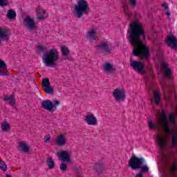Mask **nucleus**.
Returning <instances> with one entry per match:
<instances>
[{"label": "nucleus", "mask_w": 177, "mask_h": 177, "mask_svg": "<svg viewBox=\"0 0 177 177\" xmlns=\"http://www.w3.org/2000/svg\"><path fill=\"white\" fill-rule=\"evenodd\" d=\"M127 37L129 44L133 46V55L147 60L150 57V50L143 43L146 39V33L142 23L139 21L131 22Z\"/></svg>", "instance_id": "1"}, {"label": "nucleus", "mask_w": 177, "mask_h": 177, "mask_svg": "<svg viewBox=\"0 0 177 177\" xmlns=\"http://www.w3.org/2000/svg\"><path fill=\"white\" fill-rule=\"evenodd\" d=\"M148 125L149 129H158L160 126L163 129L164 132H165L168 136L174 135V130L169 129L168 118H167V115L164 111H162L161 118L159 120L158 124H154L151 120H149Z\"/></svg>", "instance_id": "2"}, {"label": "nucleus", "mask_w": 177, "mask_h": 177, "mask_svg": "<svg viewBox=\"0 0 177 177\" xmlns=\"http://www.w3.org/2000/svg\"><path fill=\"white\" fill-rule=\"evenodd\" d=\"M146 164V160L143 157L138 158L135 154L131 156L129 161V167L133 169H140L142 172H149V167L143 165Z\"/></svg>", "instance_id": "3"}, {"label": "nucleus", "mask_w": 177, "mask_h": 177, "mask_svg": "<svg viewBox=\"0 0 177 177\" xmlns=\"http://www.w3.org/2000/svg\"><path fill=\"white\" fill-rule=\"evenodd\" d=\"M73 15L77 19H81L82 16L89 15V4L85 0H80L75 6Z\"/></svg>", "instance_id": "4"}, {"label": "nucleus", "mask_w": 177, "mask_h": 177, "mask_svg": "<svg viewBox=\"0 0 177 177\" xmlns=\"http://www.w3.org/2000/svg\"><path fill=\"white\" fill-rule=\"evenodd\" d=\"M57 60H59V51L56 48L50 49L48 53H45L43 55V62L48 67L55 66Z\"/></svg>", "instance_id": "5"}, {"label": "nucleus", "mask_w": 177, "mask_h": 177, "mask_svg": "<svg viewBox=\"0 0 177 177\" xmlns=\"http://www.w3.org/2000/svg\"><path fill=\"white\" fill-rule=\"evenodd\" d=\"M162 89L163 91L165 100L167 102H169L171 99H174V100H176V91H175V88L174 86H168L165 84H162Z\"/></svg>", "instance_id": "6"}, {"label": "nucleus", "mask_w": 177, "mask_h": 177, "mask_svg": "<svg viewBox=\"0 0 177 177\" xmlns=\"http://www.w3.org/2000/svg\"><path fill=\"white\" fill-rule=\"evenodd\" d=\"M145 63L140 61L130 60V66L131 68L138 74L146 75V70L145 69Z\"/></svg>", "instance_id": "7"}, {"label": "nucleus", "mask_w": 177, "mask_h": 177, "mask_svg": "<svg viewBox=\"0 0 177 177\" xmlns=\"http://www.w3.org/2000/svg\"><path fill=\"white\" fill-rule=\"evenodd\" d=\"M155 140L158 144L161 154H164V149H165V146H167V138L161 134H156L155 136Z\"/></svg>", "instance_id": "8"}, {"label": "nucleus", "mask_w": 177, "mask_h": 177, "mask_svg": "<svg viewBox=\"0 0 177 177\" xmlns=\"http://www.w3.org/2000/svg\"><path fill=\"white\" fill-rule=\"evenodd\" d=\"M160 67L165 78H168V80H174V74L172 73V68H169L168 64L163 63L161 64Z\"/></svg>", "instance_id": "9"}, {"label": "nucleus", "mask_w": 177, "mask_h": 177, "mask_svg": "<svg viewBox=\"0 0 177 177\" xmlns=\"http://www.w3.org/2000/svg\"><path fill=\"white\" fill-rule=\"evenodd\" d=\"M97 50L99 53H110L111 47L109 45V43L101 41L97 45Z\"/></svg>", "instance_id": "10"}, {"label": "nucleus", "mask_w": 177, "mask_h": 177, "mask_svg": "<svg viewBox=\"0 0 177 177\" xmlns=\"http://www.w3.org/2000/svg\"><path fill=\"white\" fill-rule=\"evenodd\" d=\"M41 84L43 86V91H44L46 93H48V95H53V88L50 86V82L49 81V79H44L41 82Z\"/></svg>", "instance_id": "11"}, {"label": "nucleus", "mask_w": 177, "mask_h": 177, "mask_svg": "<svg viewBox=\"0 0 177 177\" xmlns=\"http://www.w3.org/2000/svg\"><path fill=\"white\" fill-rule=\"evenodd\" d=\"M113 96L116 102L125 99V91L121 88H115L113 92Z\"/></svg>", "instance_id": "12"}, {"label": "nucleus", "mask_w": 177, "mask_h": 177, "mask_svg": "<svg viewBox=\"0 0 177 177\" xmlns=\"http://www.w3.org/2000/svg\"><path fill=\"white\" fill-rule=\"evenodd\" d=\"M166 44L167 46L171 48V49H174V50H177V39L174 36H168L166 39Z\"/></svg>", "instance_id": "13"}, {"label": "nucleus", "mask_w": 177, "mask_h": 177, "mask_svg": "<svg viewBox=\"0 0 177 177\" xmlns=\"http://www.w3.org/2000/svg\"><path fill=\"white\" fill-rule=\"evenodd\" d=\"M24 23L28 30H35L37 27L35 26V21L30 17H26L24 19Z\"/></svg>", "instance_id": "14"}, {"label": "nucleus", "mask_w": 177, "mask_h": 177, "mask_svg": "<svg viewBox=\"0 0 177 177\" xmlns=\"http://www.w3.org/2000/svg\"><path fill=\"white\" fill-rule=\"evenodd\" d=\"M41 107L47 111H53V102L49 100L41 102Z\"/></svg>", "instance_id": "15"}, {"label": "nucleus", "mask_w": 177, "mask_h": 177, "mask_svg": "<svg viewBox=\"0 0 177 177\" xmlns=\"http://www.w3.org/2000/svg\"><path fill=\"white\" fill-rule=\"evenodd\" d=\"M59 160H62L66 162H70L71 161V158H70V154L66 151H61L58 152Z\"/></svg>", "instance_id": "16"}, {"label": "nucleus", "mask_w": 177, "mask_h": 177, "mask_svg": "<svg viewBox=\"0 0 177 177\" xmlns=\"http://www.w3.org/2000/svg\"><path fill=\"white\" fill-rule=\"evenodd\" d=\"M36 12H37V19L36 21L38 22L39 20H44L45 19V16L46 15V10H41V7L38 6L36 8Z\"/></svg>", "instance_id": "17"}, {"label": "nucleus", "mask_w": 177, "mask_h": 177, "mask_svg": "<svg viewBox=\"0 0 177 177\" xmlns=\"http://www.w3.org/2000/svg\"><path fill=\"white\" fill-rule=\"evenodd\" d=\"M9 75L6 64L2 59H0V76Z\"/></svg>", "instance_id": "18"}, {"label": "nucleus", "mask_w": 177, "mask_h": 177, "mask_svg": "<svg viewBox=\"0 0 177 177\" xmlns=\"http://www.w3.org/2000/svg\"><path fill=\"white\" fill-rule=\"evenodd\" d=\"M10 38V32L9 31L3 30L0 28V44L3 39V41H8Z\"/></svg>", "instance_id": "19"}, {"label": "nucleus", "mask_w": 177, "mask_h": 177, "mask_svg": "<svg viewBox=\"0 0 177 177\" xmlns=\"http://www.w3.org/2000/svg\"><path fill=\"white\" fill-rule=\"evenodd\" d=\"M86 122L88 125H96L97 124V119L93 114H90L86 116Z\"/></svg>", "instance_id": "20"}, {"label": "nucleus", "mask_w": 177, "mask_h": 177, "mask_svg": "<svg viewBox=\"0 0 177 177\" xmlns=\"http://www.w3.org/2000/svg\"><path fill=\"white\" fill-rule=\"evenodd\" d=\"M62 55L63 56L64 60H68V55H70V50L66 46H62L61 48Z\"/></svg>", "instance_id": "21"}, {"label": "nucleus", "mask_w": 177, "mask_h": 177, "mask_svg": "<svg viewBox=\"0 0 177 177\" xmlns=\"http://www.w3.org/2000/svg\"><path fill=\"white\" fill-rule=\"evenodd\" d=\"M57 145L58 146H65L66 145V136L63 134H59L57 137Z\"/></svg>", "instance_id": "22"}, {"label": "nucleus", "mask_w": 177, "mask_h": 177, "mask_svg": "<svg viewBox=\"0 0 177 177\" xmlns=\"http://www.w3.org/2000/svg\"><path fill=\"white\" fill-rule=\"evenodd\" d=\"M19 148L20 149L21 151H23L24 153H29L30 152V148L28 146H27V144L24 142H21L19 144Z\"/></svg>", "instance_id": "23"}, {"label": "nucleus", "mask_w": 177, "mask_h": 177, "mask_svg": "<svg viewBox=\"0 0 177 177\" xmlns=\"http://www.w3.org/2000/svg\"><path fill=\"white\" fill-rule=\"evenodd\" d=\"M4 100L8 102L10 106H15L16 104V100H15V95H11L9 97L4 98Z\"/></svg>", "instance_id": "24"}, {"label": "nucleus", "mask_w": 177, "mask_h": 177, "mask_svg": "<svg viewBox=\"0 0 177 177\" xmlns=\"http://www.w3.org/2000/svg\"><path fill=\"white\" fill-rule=\"evenodd\" d=\"M46 164L48 167V169H53L55 168V161L52 156H48L46 159Z\"/></svg>", "instance_id": "25"}, {"label": "nucleus", "mask_w": 177, "mask_h": 177, "mask_svg": "<svg viewBox=\"0 0 177 177\" xmlns=\"http://www.w3.org/2000/svg\"><path fill=\"white\" fill-rule=\"evenodd\" d=\"M94 169L97 171L98 175H100V174H102L103 171H104V167H103L102 163H97L94 165Z\"/></svg>", "instance_id": "26"}, {"label": "nucleus", "mask_w": 177, "mask_h": 177, "mask_svg": "<svg viewBox=\"0 0 177 177\" xmlns=\"http://www.w3.org/2000/svg\"><path fill=\"white\" fill-rule=\"evenodd\" d=\"M6 16L8 19H10V20H12V19H16V16H17V15L16 14V11L10 9L8 10Z\"/></svg>", "instance_id": "27"}, {"label": "nucleus", "mask_w": 177, "mask_h": 177, "mask_svg": "<svg viewBox=\"0 0 177 177\" xmlns=\"http://www.w3.org/2000/svg\"><path fill=\"white\" fill-rule=\"evenodd\" d=\"M153 99L155 100L156 104H160L161 100V97H160V92L156 91L153 92Z\"/></svg>", "instance_id": "28"}, {"label": "nucleus", "mask_w": 177, "mask_h": 177, "mask_svg": "<svg viewBox=\"0 0 177 177\" xmlns=\"http://www.w3.org/2000/svg\"><path fill=\"white\" fill-rule=\"evenodd\" d=\"M1 129L5 132H9L10 131V124L6 122H3L1 124Z\"/></svg>", "instance_id": "29"}, {"label": "nucleus", "mask_w": 177, "mask_h": 177, "mask_svg": "<svg viewBox=\"0 0 177 177\" xmlns=\"http://www.w3.org/2000/svg\"><path fill=\"white\" fill-rule=\"evenodd\" d=\"M88 38L95 41L96 39V31L95 30H91L87 32Z\"/></svg>", "instance_id": "30"}, {"label": "nucleus", "mask_w": 177, "mask_h": 177, "mask_svg": "<svg viewBox=\"0 0 177 177\" xmlns=\"http://www.w3.org/2000/svg\"><path fill=\"white\" fill-rule=\"evenodd\" d=\"M0 169L3 171V172L8 171V165H6V163L1 160H0Z\"/></svg>", "instance_id": "31"}, {"label": "nucleus", "mask_w": 177, "mask_h": 177, "mask_svg": "<svg viewBox=\"0 0 177 177\" xmlns=\"http://www.w3.org/2000/svg\"><path fill=\"white\" fill-rule=\"evenodd\" d=\"M123 10H124V14L126 15V16H127L128 17H132V13H131L129 12V10L128 9V6L124 5L123 6Z\"/></svg>", "instance_id": "32"}, {"label": "nucleus", "mask_w": 177, "mask_h": 177, "mask_svg": "<svg viewBox=\"0 0 177 177\" xmlns=\"http://www.w3.org/2000/svg\"><path fill=\"white\" fill-rule=\"evenodd\" d=\"M171 146L172 147L177 146V134H173L171 137Z\"/></svg>", "instance_id": "33"}, {"label": "nucleus", "mask_w": 177, "mask_h": 177, "mask_svg": "<svg viewBox=\"0 0 177 177\" xmlns=\"http://www.w3.org/2000/svg\"><path fill=\"white\" fill-rule=\"evenodd\" d=\"M111 68H113V65H111V64L110 63H106L103 68L104 71H111Z\"/></svg>", "instance_id": "34"}, {"label": "nucleus", "mask_w": 177, "mask_h": 177, "mask_svg": "<svg viewBox=\"0 0 177 177\" xmlns=\"http://www.w3.org/2000/svg\"><path fill=\"white\" fill-rule=\"evenodd\" d=\"M169 119L171 125H174L176 121V119L175 118V115L174 113H171L169 115Z\"/></svg>", "instance_id": "35"}, {"label": "nucleus", "mask_w": 177, "mask_h": 177, "mask_svg": "<svg viewBox=\"0 0 177 177\" xmlns=\"http://www.w3.org/2000/svg\"><path fill=\"white\" fill-rule=\"evenodd\" d=\"M59 169L62 171H67V165L64 162H62L59 165Z\"/></svg>", "instance_id": "36"}, {"label": "nucleus", "mask_w": 177, "mask_h": 177, "mask_svg": "<svg viewBox=\"0 0 177 177\" xmlns=\"http://www.w3.org/2000/svg\"><path fill=\"white\" fill-rule=\"evenodd\" d=\"M177 171V164L176 162H173L171 167V172H176Z\"/></svg>", "instance_id": "37"}, {"label": "nucleus", "mask_w": 177, "mask_h": 177, "mask_svg": "<svg viewBox=\"0 0 177 177\" xmlns=\"http://www.w3.org/2000/svg\"><path fill=\"white\" fill-rule=\"evenodd\" d=\"M53 111H55L57 109V107L56 106H60V102L57 100H55L53 103Z\"/></svg>", "instance_id": "38"}, {"label": "nucleus", "mask_w": 177, "mask_h": 177, "mask_svg": "<svg viewBox=\"0 0 177 177\" xmlns=\"http://www.w3.org/2000/svg\"><path fill=\"white\" fill-rule=\"evenodd\" d=\"M6 1L8 0H0V6L3 7V6H8L9 3L7 2H5Z\"/></svg>", "instance_id": "39"}, {"label": "nucleus", "mask_w": 177, "mask_h": 177, "mask_svg": "<svg viewBox=\"0 0 177 177\" xmlns=\"http://www.w3.org/2000/svg\"><path fill=\"white\" fill-rule=\"evenodd\" d=\"M37 50H39V52H42V53L45 52V48H44V46H42L41 45L37 46Z\"/></svg>", "instance_id": "40"}, {"label": "nucleus", "mask_w": 177, "mask_h": 177, "mask_svg": "<svg viewBox=\"0 0 177 177\" xmlns=\"http://www.w3.org/2000/svg\"><path fill=\"white\" fill-rule=\"evenodd\" d=\"M162 7L164 8L165 10H169V7L168 6V3H164L162 4Z\"/></svg>", "instance_id": "41"}, {"label": "nucleus", "mask_w": 177, "mask_h": 177, "mask_svg": "<svg viewBox=\"0 0 177 177\" xmlns=\"http://www.w3.org/2000/svg\"><path fill=\"white\" fill-rule=\"evenodd\" d=\"M129 3L131 5V6H136V0H129Z\"/></svg>", "instance_id": "42"}, {"label": "nucleus", "mask_w": 177, "mask_h": 177, "mask_svg": "<svg viewBox=\"0 0 177 177\" xmlns=\"http://www.w3.org/2000/svg\"><path fill=\"white\" fill-rule=\"evenodd\" d=\"M50 140V136H44V142L45 143H48Z\"/></svg>", "instance_id": "43"}, {"label": "nucleus", "mask_w": 177, "mask_h": 177, "mask_svg": "<svg viewBox=\"0 0 177 177\" xmlns=\"http://www.w3.org/2000/svg\"><path fill=\"white\" fill-rule=\"evenodd\" d=\"M76 177H83L82 173H81V171H76Z\"/></svg>", "instance_id": "44"}, {"label": "nucleus", "mask_w": 177, "mask_h": 177, "mask_svg": "<svg viewBox=\"0 0 177 177\" xmlns=\"http://www.w3.org/2000/svg\"><path fill=\"white\" fill-rule=\"evenodd\" d=\"M165 15H166V16H168V17L171 16V12H169V10H165Z\"/></svg>", "instance_id": "45"}, {"label": "nucleus", "mask_w": 177, "mask_h": 177, "mask_svg": "<svg viewBox=\"0 0 177 177\" xmlns=\"http://www.w3.org/2000/svg\"><path fill=\"white\" fill-rule=\"evenodd\" d=\"M147 88L148 91H153V88H151V86H150L147 83Z\"/></svg>", "instance_id": "46"}, {"label": "nucleus", "mask_w": 177, "mask_h": 177, "mask_svg": "<svg viewBox=\"0 0 177 177\" xmlns=\"http://www.w3.org/2000/svg\"><path fill=\"white\" fill-rule=\"evenodd\" d=\"M149 75L151 78H153V70L151 69L149 70Z\"/></svg>", "instance_id": "47"}, {"label": "nucleus", "mask_w": 177, "mask_h": 177, "mask_svg": "<svg viewBox=\"0 0 177 177\" xmlns=\"http://www.w3.org/2000/svg\"><path fill=\"white\" fill-rule=\"evenodd\" d=\"M136 177H143V174H142V173H138V174L136 176Z\"/></svg>", "instance_id": "48"}, {"label": "nucleus", "mask_w": 177, "mask_h": 177, "mask_svg": "<svg viewBox=\"0 0 177 177\" xmlns=\"http://www.w3.org/2000/svg\"><path fill=\"white\" fill-rule=\"evenodd\" d=\"M6 177H12V176L9 175V174H7L6 175Z\"/></svg>", "instance_id": "49"}, {"label": "nucleus", "mask_w": 177, "mask_h": 177, "mask_svg": "<svg viewBox=\"0 0 177 177\" xmlns=\"http://www.w3.org/2000/svg\"><path fill=\"white\" fill-rule=\"evenodd\" d=\"M151 104H154V102L151 101Z\"/></svg>", "instance_id": "50"}]
</instances>
